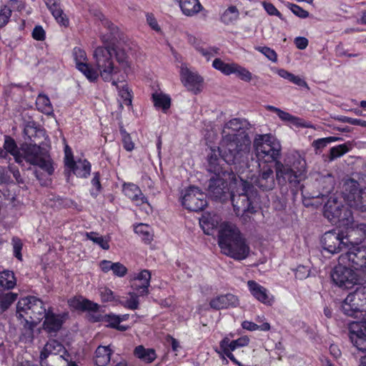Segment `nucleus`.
<instances>
[{"label":"nucleus","mask_w":366,"mask_h":366,"mask_svg":"<svg viewBox=\"0 0 366 366\" xmlns=\"http://www.w3.org/2000/svg\"><path fill=\"white\" fill-rule=\"evenodd\" d=\"M130 298L123 301L122 302V305L130 310H136L139 307V300L138 297L139 296L136 292H130L129 293Z\"/></svg>","instance_id":"5fc2aeb1"},{"label":"nucleus","mask_w":366,"mask_h":366,"mask_svg":"<svg viewBox=\"0 0 366 366\" xmlns=\"http://www.w3.org/2000/svg\"><path fill=\"white\" fill-rule=\"evenodd\" d=\"M323 214L325 217L334 224L345 220L349 222L352 214L350 210L335 198L329 199L325 203Z\"/></svg>","instance_id":"f3484780"},{"label":"nucleus","mask_w":366,"mask_h":366,"mask_svg":"<svg viewBox=\"0 0 366 366\" xmlns=\"http://www.w3.org/2000/svg\"><path fill=\"white\" fill-rule=\"evenodd\" d=\"M124 194L135 202L137 204H142L147 201L140 189L134 184H124L123 187Z\"/></svg>","instance_id":"7c9ffc66"},{"label":"nucleus","mask_w":366,"mask_h":366,"mask_svg":"<svg viewBox=\"0 0 366 366\" xmlns=\"http://www.w3.org/2000/svg\"><path fill=\"white\" fill-rule=\"evenodd\" d=\"M219 222L220 218L217 214H214L213 216L210 214L204 215L199 220L200 225L207 234H210L209 230L217 227Z\"/></svg>","instance_id":"4c0bfd02"},{"label":"nucleus","mask_w":366,"mask_h":366,"mask_svg":"<svg viewBox=\"0 0 366 366\" xmlns=\"http://www.w3.org/2000/svg\"><path fill=\"white\" fill-rule=\"evenodd\" d=\"M236 63H225L219 58H216L212 62V66L221 71L224 75H230L233 73V69Z\"/></svg>","instance_id":"79ce46f5"},{"label":"nucleus","mask_w":366,"mask_h":366,"mask_svg":"<svg viewBox=\"0 0 366 366\" xmlns=\"http://www.w3.org/2000/svg\"><path fill=\"white\" fill-rule=\"evenodd\" d=\"M239 11L235 6H230L221 16V21L225 24H229L239 17Z\"/></svg>","instance_id":"37998d69"},{"label":"nucleus","mask_w":366,"mask_h":366,"mask_svg":"<svg viewBox=\"0 0 366 366\" xmlns=\"http://www.w3.org/2000/svg\"><path fill=\"white\" fill-rule=\"evenodd\" d=\"M16 294L0 292V312H4L16 300Z\"/></svg>","instance_id":"49530a36"},{"label":"nucleus","mask_w":366,"mask_h":366,"mask_svg":"<svg viewBox=\"0 0 366 366\" xmlns=\"http://www.w3.org/2000/svg\"><path fill=\"white\" fill-rule=\"evenodd\" d=\"M241 192L230 194L234 211L237 216H241L244 221L249 218V214L256 212L253 206V193L252 187L247 181L241 177Z\"/></svg>","instance_id":"9b49d317"},{"label":"nucleus","mask_w":366,"mask_h":366,"mask_svg":"<svg viewBox=\"0 0 366 366\" xmlns=\"http://www.w3.org/2000/svg\"><path fill=\"white\" fill-rule=\"evenodd\" d=\"M180 76L182 83L189 90L193 91L195 94L200 91L199 85L202 82V78L197 73L192 72L187 67L181 66Z\"/></svg>","instance_id":"4be33fe9"},{"label":"nucleus","mask_w":366,"mask_h":366,"mask_svg":"<svg viewBox=\"0 0 366 366\" xmlns=\"http://www.w3.org/2000/svg\"><path fill=\"white\" fill-rule=\"evenodd\" d=\"M248 342L249 340L247 338L243 337L232 341H230L228 337H224L220 341L219 347L224 355H226L233 363L238 366H244L235 358L232 352L234 351L238 347L247 345Z\"/></svg>","instance_id":"6ab92c4d"},{"label":"nucleus","mask_w":366,"mask_h":366,"mask_svg":"<svg viewBox=\"0 0 366 366\" xmlns=\"http://www.w3.org/2000/svg\"><path fill=\"white\" fill-rule=\"evenodd\" d=\"M339 138L335 137H329L326 138H321L315 140L312 142V146L315 149H322L325 148L328 144L338 140Z\"/></svg>","instance_id":"6e6d98bb"},{"label":"nucleus","mask_w":366,"mask_h":366,"mask_svg":"<svg viewBox=\"0 0 366 366\" xmlns=\"http://www.w3.org/2000/svg\"><path fill=\"white\" fill-rule=\"evenodd\" d=\"M86 236L87 239L92 241L94 243L98 244L103 249H109V239L104 238L102 236H99V234L96 232H86Z\"/></svg>","instance_id":"09e8293b"},{"label":"nucleus","mask_w":366,"mask_h":366,"mask_svg":"<svg viewBox=\"0 0 366 366\" xmlns=\"http://www.w3.org/2000/svg\"><path fill=\"white\" fill-rule=\"evenodd\" d=\"M242 327L247 330L249 331H254V330H262V331H269L270 330V325L268 322H264L261 325H258L250 321H244L242 323Z\"/></svg>","instance_id":"864d4df0"},{"label":"nucleus","mask_w":366,"mask_h":366,"mask_svg":"<svg viewBox=\"0 0 366 366\" xmlns=\"http://www.w3.org/2000/svg\"><path fill=\"white\" fill-rule=\"evenodd\" d=\"M342 192L344 199L350 207L366 212V188L360 189L356 180L347 179L344 182Z\"/></svg>","instance_id":"f8f14e48"},{"label":"nucleus","mask_w":366,"mask_h":366,"mask_svg":"<svg viewBox=\"0 0 366 366\" xmlns=\"http://www.w3.org/2000/svg\"><path fill=\"white\" fill-rule=\"evenodd\" d=\"M66 317V314L56 315L50 310L46 312L44 322V328L49 333L56 332L59 331Z\"/></svg>","instance_id":"5701e85b"},{"label":"nucleus","mask_w":366,"mask_h":366,"mask_svg":"<svg viewBox=\"0 0 366 366\" xmlns=\"http://www.w3.org/2000/svg\"><path fill=\"white\" fill-rule=\"evenodd\" d=\"M342 310L350 317H358L366 313V286H358L355 291L349 293L342 303Z\"/></svg>","instance_id":"ddd939ff"},{"label":"nucleus","mask_w":366,"mask_h":366,"mask_svg":"<svg viewBox=\"0 0 366 366\" xmlns=\"http://www.w3.org/2000/svg\"><path fill=\"white\" fill-rule=\"evenodd\" d=\"M219 157L215 149H211L208 154L207 170L212 173L213 176L210 177L207 187L209 193L213 198L224 202L229 194L227 180L231 178L233 173L231 169L223 163L225 162L222 157Z\"/></svg>","instance_id":"7ed1b4c3"},{"label":"nucleus","mask_w":366,"mask_h":366,"mask_svg":"<svg viewBox=\"0 0 366 366\" xmlns=\"http://www.w3.org/2000/svg\"><path fill=\"white\" fill-rule=\"evenodd\" d=\"M350 246L362 242L366 237V224L364 223L354 224L347 228L346 236L344 237Z\"/></svg>","instance_id":"b1692460"},{"label":"nucleus","mask_w":366,"mask_h":366,"mask_svg":"<svg viewBox=\"0 0 366 366\" xmlns=\"http://www.w3.org/2000/svg\"><path fill=\"white\" fill-rule=\"evenodd\" d=\"M199 53L205 56L207 60H209L211 57L214 56L215 55L219 54V49L217 47H210L209 49H199Z\"/></svg>","instance_id":"69168bd1"},{"label":"nucleus","mask_w":366,"mask_h":366,"mask_svg":"<svg viewBox=\"0 0 366 366\" xmlns=\"http://www.w3.org/2000/svg\"><path fill=\"white\" fill-rule=\"evenodd\" d=\"M256 49L263 54L270 61L275 62L277 59V55L276 52L267 46H259L257 47Z\"/></svg>","instance_id":"4d7b16f0"},{"label":"nucleus","mask_w":366,"mask_h":366,"mask_svg":"<svg viewBox=\"0 0 366 366\" xmlns=\"http://www.w3.org/2000/svg\"><path fill=\"white\" fill-rule=\"evenodd\" d=\"M232 74H236L238 78L246 82L250 81L252 79V73L248 69L237 63L235 64Z\"/></svg>","instance_id":"8fccbe9b"},{"label":"nucleus","mask_w":366,"mask_h":366,"mask_svg":"<svg viewBox=\"0 0 366 366\" xmlns=\"http://www.w3.org/2000/svg\"><path fill=\"white\" fill-rule=\"evenodd\" d=\"M36 106L39 111L49 115L53 113V107L49 97L45 94H39L36 100Z\"/></svg>","instance_id":"ea45409f"},{"label":"nucleus","mask_w":366,"mask_h":366,"mask_svg":"<svg viewBox=\"0 0 366 366\" xmlns=\"http://www.w3.org/2000/svg\"><path fill=\"white\" fill-rule=\"evenodd\" d=\"M182 13L187 16H193L203 9L199 0H179Z\"/></svg>","instance_id":"c756f323"},{"label":"nucleus","mask_w":366,"mask_h":366,"mask_svg":"<svg viewBox=\"0 0 366 366\" xmlns=\"http://www.w3.org/2000/svg\"><path fill=\"white\" fill-rule=\"evenodd\" d=\"M134 352L136 357L147 363H151L157 357L154 350L146 349L142 345L137 346Z\"/></svg>","instance_id":"58836bf2"},{"label":"nucleus","mask_w":366,"mask_h":366,"mask_svg":"<svg viewBox=\"0 0 366 366\" xmlns=\"http://www.w3.org/2000/svg\"><path fill=\"white\" fill-rule=\"evenodd\" d=\"M35 325H30L26 324L21 330V333L19 336V341L24 344H31L34 340V327Z\"/></svg>","instance_id":"de8ad7c7"},{"label":"nucleus","mask_w":366,"mask_h":366,"mask_svg":"<svg viewBox=\"0 0 366 366\" xmlns=\"http://www.w3.org/2000/svg\"><path fill=\"white\" fill-rule=\"evenodd\" d=\"M247 286L252 295L263 304L271 305L273 300L269 297L268 290L254 280H249Z\"/></svg>","instance_id":"393cba45"},{"label":"nucleus","mask_w":366,"mask_h":366,"mask_svg":"<svg viewBox=\"0 0 366 366\" xmlns=\"http://www.w3.org/2000/svg\"><path fill=\"white\" fill-rule=\"evenodd\" d=\"M67 167L69 168L74 174L81 178H86L91 172V164L86 159H79L77 162H67Z\"/></svg>","instance_id":"bb28decb"},{"label":"nucleus","mask_w":366,"mask_h":366,"mask_svg":"<svg viewBox=\"0 0 366 366\" xmlns=\"http://www.w3.org/2000/svg\"><path fill=\"white\" fill-rule=\"evenodd\" d=\"M262 6L269 15L277 16L280 19H282L280 12L276 9V7L272 3L263 1Z\"/></svg>","instance_id":"e2e57ef3"},{"label":"nucleus","mask_w":366,"mask_h":366,"mask_svg":"<svg viewBox=\"0 0 366 366\" xmlns=\"http://www.w3.org/2000/svg\"><path fill=\"white\" fill-rule=\"evenodd\" d=\"M134 232L141 235L142 239L147 243L150 242L152 239L150 227L147 224H139L137 225L134 228Z\"/></svg>","instance_id":"3c124183"},{"label":"nucleus","mask_w":366,"mask_h":366,"mask_svg":"<svg viewBox=\"0 0 366 366\" xmlns=\"http://www.w3.org/2000/svg\"><path fill=\"white\" fill-rule=\"evenodd\" d=\"M92 186L95 188V189H92L91 191V195L93 197H97L102 189V185L100 183V174L99 172L94 173V177L91 182Z\"/></svg>","instance_id":"13d9d810"},{"label":"nucleus","mask_w":366,"mask_h":366,"mask_svg":"<svg viewBox=\"0 0 366 366\" xmlns=\"http://www.w3.org/2000/svg\"><path fill=\"white\" fill-rule=\"evenodd\" d=\"M350 148L347 144H342L333 147L330 149V159L333 160L338 157H340L343 154L349 152Z\"/></svg>","instance_id":"603ef678"},{"label":"nucleus","mask_w":366,"mask_h":366,"mask_svg":"<svg viewBox=\"0 0 366 366\" xmlns=\"http://www.w3.org/2000/svg\"><path fill=\"white\" fill-rule=\"evenodd\" d=\"M152 99L154 106L162 109L164 112L170 107L171 99L167 95L154 93L152 94Z\"/></svg>","instance_id":"a19ab883"},{"label":"nucleus","mask_w":366,"mask_h":366,"mask_svg":"<svg viewBox=\"0 0 366 366\" xmlns=\"http://www.w3.org/2000/svg\"><path fill=\"white\" fill-rule=\"evenodd\" d=\"M151 273L147 269L139 272L132 282V287L134 292L139 296H145L149 294L150 285Z\"/></svg>","instance_id":"412c9836"},{"label":"nucleus","mask_w":366,"mask_h":366,"mask_svg":"<svg viewBox=\"0 0 366 366\" xmlns=\"http://www.w3.org/2000/svg\"><path fill=\"white\" fill-rule=\"evenodd\" d=\"M182 205L188 210L199 212L207 205L206 194L198 187L191 186L185 189L182 199Z\"/></svg>","instance_id":"dca6fc26"},{"label":"nucleus","mask_w":366,"mask_h":366,"mask_svg":"<svg viewBox=\"0 0 366 366\" xmlns=\"http://www.w3.org/2000/svg\"><path fill=\"white\" fill-rule=\"evenodd\" d=\"M338 263L331 274L334 283L342 289H351L358 285L360 279L355 269L348 264Z\"/></svg>","instance_id":"4468645a"},{"label":"nucleus","mask_w":366,"mask_h":366,"mask_svg":"<svg viewBox=\"0 0 366 366\" xmlns=\"http://www.w3.org/2000/svg\"><path fill=\"white\" fill-rule=\"evenodd\" d=\"M104 321L107 323V326L115 328L119 331H126L129 327L125 325H121L119 315L114 314L107 315L104 317Z\"/></svg>","instance_id":"c03bdc74"},{"label":"nucleus","mask_w":366,"mask_h":366,"mask_svg":"<svg viewBox=\"0 0 366 366\" xmlns=\"http://www.w3.org/2000/svg\"><path fill=\"white\" fill-rule=\"evenodd\" d=\"M112 271L114 275L122 277L127 274V269L120 262H113Z\"/></svg>","instance_id":"052dcab7"},{"label":"nucleus","mask_w":366,"mask_h":366,"mask_svg":"<svg viewBox=\"0 0 366 366\" xmlns=\"http://www.w3.org/2000/svg\"><path fill=\"white\" fill-rule=\"evenodd\" d=\"M44 2L56 21L66 26L69 24V20L63 13L59 0H44Z\"/></svg>","instance_id":"c85d7f7f"},{"label":"nucleus","mask_w":366,"mask_h":366,"mask_svg":"<svg viewBox=\"0 0 366 366\" xmlns=\"http://www.w3.org/2000/svg\"><path fill=\"white\" fill-rule=\"evenodd\" d=\"M110 49L108 47L97 46L93 52L95 68L88 63L86 51L80 47H74L72 55L76 63V69L81 72L86 78L94 82L100 76L103 81L111 82L112 85L117 84L124 79V76L116 79L119 69L115 66L111 60Z\"/></svg>","instance_id":"f03ea898"},{"label":"nucleus","mask_w":366,"mask_h":366,"mask_svg":"<svg viewBox=\"0 0 366 366\" xmlns=\"http://www.w3.org/2000/svg\"><path fill=\"white\" fill-rule=\"evenodd\" d=\"M70 307L79 310L97 311L99 305L86 299L81 297H73L68 300Z\"/></svg>","instance_id":"2f4dec72"},{"label":"nucleus","mask_w":366,"mask_h":366,"mask_svg":"<svg viewBox=\"0 0 366 366\" xmlns=\"http://www.w3.org/2000/svg\"><path fill=\"white\" fill-rule=\"evenodd\" d=\"M46 311L44 302L36 297L21 298L16 306L17 317L30 325L39 324L46 316Z\"/></svg>","instance_id":"6e6552de"},{"label":"nucleus","mask_w":366,"mask_h":366,"mask_svg":"<svg viewBox=\"0 0 366 366\" xmlns=\"http://www.w3.org/2000/svg\"><path fill=\"white\" fill-rule=\"evenodd\" d=\"M253 146L258 162H275L281 155V145L271 134L257 135Z\"/></svg>","instance_id":"9d476101"},{"label":"nucleus","mask_w":366,"mask_h":366,"mask_svg":"<svg viewBox=\"0 0 366 366\" xmlns=\"http://www.w3.org/2000/svg\"><path fill=\"white\" fill-rule=\"evenodd\" d=\"M274 171L279 184L288 182L295 185L305 177L306 162L300 154H291L283 162L279 159L274 162Z\"/></svg>","instance_id":"423d86ee"},{"label":"nucleus","mask_w":366,"mask_h":366,"mask_svg":"<svg viewBox=\"0 0 366 366\" xmlns=\"http://www.w3.org/2000/svg\"><path fill=\"white\" fill-rule=\"evenodd\" d=\"M122 134V142L124 148L127 151H132L134 149V143L132 142L131 137L124 130H121Z\"/></svg>","instance_id":"0e129e2a"},{"label":"nucleus","mask_w":366,"mask_h":366,"mask_svg":"<svg viewBox=\"0 0 366 366\" xmlns=\"http://www.w3.org/2000/svg\"><path fill=\"white\" fill-rule=\"evenodd\" d=\"M218 244L222 252L236 259H245L249 254L250 248L239 229L233 224L224 222L218 232Z\"/></svg>","instance_id":"20e7f679"},{"label":"nucleus","mask_w":366,"mask_h":366,"mask_svg":"<svg viewBox=\"0 0 366 366\" xmlns=\"http://www.w3.org/2000/svg\"><path fill=\"white\" fill-rule=\"evenodd\" d=\"M16 285V279L12 271L5 269L0 272V290H11Z\"/></svg>","instance_id":"f704fd0d"},{"label":"nucleus","mask_w":366,"mask_h":366,"mask_svg":"<svg viewBox=\"0 0 366 366\" xmlns=\"http://www.w3.org/2000/svg\"><path fill=\"white\" fill-rule=\"evenodd\" d=\"M245 122L234 118L227 122L222 137L215 152L227 164H241L249 154L251 140L245 130Z\"/></svg>","instance_id":"f257e3e1"},{"label":"nucleus","mask_w":366,"mask_h":366,"mask_svg":"<svg viewBox=\"0 0 366 366\" xmlns=\"http://www.w3.org/2000/svg\"><path fill=\"white\" fill-rule=\"evenodd\" d=\"M295 277L299 280H304L310 274V270L307 267L300 265L295 269Z\"/></svg>","instance_id":"338daca9"},{"label":"nucleus","mask_w":366,"mask_h":366,"mask_svg":"<svg viewBox=\"0 0 366 366\" xmlns=\"http://www.w3.org/2000/svg\"><path fill=\"white\" fill-rule=\"evenodd\" d=\"M99 19L102 22V24L107 28L110 34L102 35L101 39L104 43V46H101L100 47H108L110 49L111 54V60L113 61L112 56L115 55L116 59L117 62L119 64L120 67L119 69L121 70L120 74H127V71L130 68V64L128 60V56L124 49H119L114 46V43L113 41V39L116 38V34L117 33V28L109 20H107L104 16L99 13L97 16ZM117 67V66H116Z\"/></svg>","instance_id":"1a4fd4ad"},{"label":"nucleus","mask_w":366,"mask_h":366,"mask_svg":"<svg viewBox=\"0 0 366 366\" xmlns=\"http://www.w3.org/2000/svg\"><path fill=\"white\" fill-rule=\"evenodd\" d=\"M21 154L22 161L25 160L31 165L39 166L41 169L51 175L54 172L52 160L49 151L41 146L40 142L34 141V143H24L21 146Z\"/></svg>","instance_id":"0eeeda50"},{"label":"nucleus","mask_w":366,"mask_h":366,"mask_svg":"<svg viewBox=\"0 0 366 366\" xmlns=\"http://www.w3.org/2000/svg\"><path fill=\"white\" fill-rule=\"evenodd\" d=\"M248 157L244 159V162L241 164H234L242 174L245 173V181H247L250 186L258 187L262 191H270L275 187V178L273 169L268 165H261L260 162L254 161L252 158L251 162L248 161Z\"/></svg>","instance_id":"39448f33"},{"label":"nucleus","mask_w":366,"mask_h":366,"mask_svg":"<svg viewBox=\"0 0 366 366\" xmlns=\"http://www.w3.org/2000/svg\"><path fill=\"white\" fill-rule=\"evenodd\" d=\"M120 73H121V70L119 69V72L118 73L117 76H116V79L118 76H123L124 79L122 81H118L117 83V84H115L114 86L117 87V89L119 92V95L123 99L124 104L127 106H129L132 104V95H131L130 91H129L127 85L124 83L125 81L126 75H124V74H120Z\"/></svg>","instance_id":"c9c22d12"},{"label":"nucleus","mask_w":366,"mask_h":366,"mask_svg":"<svg viewBox=\"0 0 366 366\" xmlns=\"http://www.w3.org/2000/svg\"><path fill=\"white\" fill-rule=\"evenodd\" d=\"M24 133V135L27 137V139L31 141L30 143H34L37 137L44 136L43 131L37 129L36 127L34 126V123L30 122L25 126Z\"/></svg>","instance_id":"a18cd8bd"},{"label":"nucleus","mask_w":366,"mask_h":366,"mask_svg":"<svg viewBox=\"0 0 366 366\" xmlns=\"http://www.w3.org/2000/svg\"><path fill=\"white\" fill-rule=\"evenodd\" d=\"M237 305L238 298L232 294L217 296L209 302L210 307L216 310L236 307Z\"/></svg>","instance_id":"a878e982"},{"label":"nucleus","mask_w":366,"mask_h":366,"mask_svg":"<svg viewBox=\"0 0 366 366\" xmlns=\"http://www.w3.org/2000/svg\"><path fill=\"white\" fill-rule=\"evenodd\" d=\"M321 243L323 249L331 254H336L340 252L343 253L350 247L345 237L336 230H330L325 232L322 237Z\"/></svg>","instance_id":"a211bd4d"},{"label":"nucleus","mask_w":366,"mask_h":366,"mask_svg":"<svg viewBox=\"0 0 366 366\" xmlns=\"http://www.w3.org/2000/svg\"><path fill=\"white\" fill-rule=\"evenodd\" d=\"M338 262L346 264L355 270L366 271V246H350L342 253Z\"/></svg>","instance_id":"2eb2a0df"},{"label":"nucleus","mask_w":366,"mask_h":366,"mask_svg":"<svg viewBox=\"0 0 366 366\" xmlns=\"http://www.w3.org/2000/svg\"><path fill=\"white\" fill-rule=\"evenodd\" d=\"M288 7L295 16L301 19H306L309 16V12L297 4H290Z\"/></svg>","instance_id":"bf43d9fd"},{"label":"nucleus","mask_w":366,"mask_h":366,"mask_svg":"<svg viewBox=\"0 0 366 366\" xmlns=\"http://www.w3.org/2000/svg\"><path fill=\"white\" fill-rule=\"evenodd\" d=\"M4 150L7 154L10 153L14 157L16 162L18 164L22 163L21 151L19 150L14 139L9 136L4 137Z\"/></svg>","instance_id":"473e14b6"},{"label":"nucleus","mask_w":366,"mask_h":366,"mask_svg":"<svg viewBox=\"0 0 366 366\" xmlns=\"http://www.w3.org/2000/svg\"><path fill=\"white\" fill-rule=\"evenodd\" d=\"M32 37L37 41H43L45 39V31L42 26H36L32 31Z\"/></svg>","instance_id":"774afa93"},{"label":"nucleus","mask_w":366,"mask_h":366,"mask_svg":"<svg viewBox=\"0 0 366 366\" xmlns=\"http://www.w3.org/2000/svg\"><path fill=\"white\" fill-rule=\"evenodd\" d=\"M350 339L353 345L360 351L365 352L361 347V342H366V320L353 322L350 327Z\"/></svg>","instance_id":"aec40b11"},{"label":"nucleus","mask_w":366,"mask_h":366,"mask_svg":"<svg viewBox=\"0 0 366 366\" xmlns=\"http://www.w3.org/2000/svg\"><path fill=\"white\" fill-rule=\"evenodd\" d=\"M12 244L14 249V255L19 260H21L22 255L21 253L22 249V242L21 241L16 237L12 239Z\"/></svg>","instance_id":"680f3d73"},{"label":"nucleus","mask_w":366,"mask_h":366,"mask_svg":"<svg viewBox=\"0 0 366 366\" xmlns=\"http://www.w3.org/2000/svg\"><path fill=\"white\" fill-rule=\"evenodd\" d=\"M111 355L109 347L99 346L95 351V364L98 366H106L110 361Z\"/></svg>","instance_id":"72a5a7b5"},{"label":"nucleus","mask_w":366,"mask_h":366,"mask_svg":"<svg viewBox=\"0 0 366 366\" xmlns=\"http://www.w3.org/2000/svg\"><path fill=\"white\" fill-rule=\"evenodd\" d=\"M11 8L20 9V5L17 0H9L8 5L4 6L0 10V29L4 27L8 22L11 16Z\"/></svg>","instance_id":"e433bc0d"},{"label":"nucleus","mask_w":366,"mask_h":366,"mask_svg":"<svg viewBox=\"0 0 366 366\" xmlns=\"http://www.w3.org/2000/svg\"><path fill=\"white\" fill-rule=\"evenodd\" d=\"M316 182L320 186L321 191L317 194H312V198L327 196L334 189L335 179L331 174L321 176L316 179Z\"/></svg>","instance_id":"cd10ccee"}]
</instances>
